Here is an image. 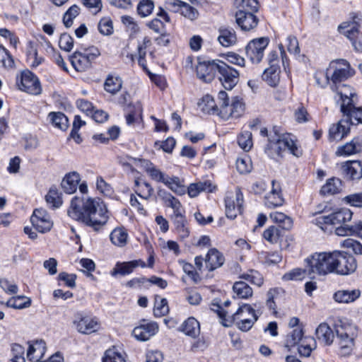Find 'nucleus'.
I'll return each instance as SVG.
<instances>
[{
    "label": "nucleus",
    "instance_id": "nucleus-1",
    "mask_svg": "<svg viewBox=\"0 0 362 362\" xmlns=\"http://www.w3.org/2000/svg\"><path fill=\"white\" fill-rule=\"evenodd\" d=\"M68 216L76 221H81L95 231H100L108 220L105 204L100 199L75 197L71 202Z\"/></svg>",
    "mask_w": 362,
    "mask_h": 362
},
{
    "label": "nucleus",
    "instance_id": "nucleus-2",
    "mask_svg": "<svg viewBox=\"0 0 362 362\" xmlns=\"http://www.w3.org/2000/svg\"><path fill=\"white\" fill-rule=\"evenodd\" d=\"M352 216L353 213L350 209L342 208L327 216L320 215L313 220V223L325 233H331L334 230L337 235L339 228L353 226L354 223H349Z\"/></svg>",
    "mask_w": 362,
    "mask_h": 362
},
{
    "label": "nucleus",
    "instance_id": "nucleus-3",
    "mask_svg": "<svg viewBox=\"0 0 362 362\" xmlns=\"http://www.w3.org/2000/svg\"><path fill=\"white\" fill-rule=\"evenodd\" d=\"M286 148L296 157H300L303 154L302 150L296 145L290 134H283L274 137L270 135L264 152L272 158L275 154L280 156Z\"/></svg>",
    "mask_w": 362,
    "mask_h": 362
},
{
    "label": "nucleus",
    "instance_id": "nucleus-4",
    "mask_svg": "<svg viewBox=\"0 0 362 362\" xmlns=\"http://www.w3.org/2000/svg\"><path fill=\"white\" fill-rule=\"evenodd\" d=\"M308 276L315 278V274L326 275L334 272V252L315 253L306 260Z\"/></svg>",
    "mask_w": 362,
    "mask_h": 362
},
{
    "label": "nucleus",
    "instance_id": "nucleus-5",
    "mask_svg": "<svg viewBox=\"0 0 362 362\" xmlns=\"http://www.w3.org/2000/svg\"><path fill=\"white\" fill-rule=\"evenodd\" d=\"M354 70L345 59H336L332 61L325 71L326 83L337 85L353 76Z\"/></svg>",
    "mask_w": 362,
    "mask_h": 362
},
{
    "label": "nucleus",
    "instance_id": "nucleus-6",
    "mask_svg": "<svg viewBox=\"0 0 362 362\" xmlns=\"http://www.w3.org/2000/svg\"><path fill=\"white\" fill-rule=\"evenodd\" d=\"M220 112L218 115L224 119L230 117L238 118L241 116L245 110V105L242 100L238 97L232 98L231 103H229V98L227 93L224 90L219 91L218 94Z\"/></svg>",
    "mask_w": 362,
    "mask_h": 362
},
{
    "label": "nucleus",
    "instance_id": "nucleus-7",
    "mask_svg": "<svg viewBox=\"0 0 362 362\" xmlns=\"http://www.w3.org/2000/svg\"><path fill=\"white\" fill-rule=\"evenodd\" d=\"M331 90L336 93L334 100L340 106V110L342 112H346L349 108L353 107L354 103L358 102V96L355 90L344 83L337 85H331Z\"/></svg>",
    "mask_w": 362,
    "mask_h": 362
},
{
    "label": "nucleus",
    "instance_id": "nucleus-8",
    "mask_svg": "<svg viewBox=\"0 0 362 362\" xmlns=\"http://www.w3.org/2000/svg\"><path fill=\"white\" fill-rule=\"evenodd\" d=\"M100 51L96 47H90L84 53L76 51L71 57L70 62L76 71H86L90 68L92 62L100 55Z\"/></svg>",
    "mask_w": 362,
    "mask_h": 362
},
{
    "label": "nucleus",
    "instance_id": "nucleus-9",
    "mask_svg": "<svg viewBox=\"0 0 362 362\" xmlns=\"http://www.w3.org/2000/svg\"><path fill=\"white\" fill-rule=\"evenodd\" d=\"M16 84L21 90L32 95H39L42 88L38 78L30 71H23L16 78Z\"/></svg>",
    "mask_w": 362,
    "mask_h": 362
},
{
    "label": "nucleus",
    "instance_id": "nucleus-10",
    "mask_svg": "<svg viewBox=\"0 0 362 362\" xmlns=\"http://www.w3.org/2000/svg\"><path fill=\"white\" fill-rule=\"evenodd\" d=\"M334 272L341 275H346L354 272L357 264L351 255L340 251H334Z\"/></svg>",
    "mask_w": 362,
    "mask_h": 362
},
{
    "label": "nucleus",
    "instance_id": "nucleus-11",
    "mask_svg": "<svg viewBox=\"0 0 362 362\" xmlns=\"http://www.w3.org/2000/svg\"><path fill=\"white\" fill-rule=\"evenodd\" d=\"M218 79L226 90L233 89L239 81V72L226 63L218 61Z\"/></svg>",
    "mask_w": 362,
    "mask_h": 362
},
{
    "label": "nucleus",
    "instance_id": "nucleus-12",
    "mask_svg": "<svg viewBox=\"0 0 362 362\" xmlns=\"http://www.w3.org/2000/svg\"><path fill=\"white\" fill-rule=\"evenodd\" d=\"M73 324L76 330L83 334H90L99 330L100 325L95 317L84 315L82 313L75 315Z\"/></svg>",
    "mask_w": 362,
    "mask_h": 362
},
{
    "label": "nucleus",
    "instance_id": "nucleus-13",
    "mask_svg": "<svg viewBox=\"0 0 362 362\" xmlns=\"http://www.w3.org/2000/svg\"><path fill=\"white\" fill-rule=\"evenodd\" d=\"M268 44L269 40L267 37H259L251 40L245 47L247 57L252 63L260 62Z\"/></svg>",
    "mask_w": 362,
    "mask_h": 362
},
{
    "label": "nucleus",
    "instance_id": "nucleus-14",
    "mask_svg": "<svg viewBox=\"0 0 362 362\" xmlns=\"http://www.w3.org/2000/svg\"><path fill=\"white\" fill-rule=\"evenodd\" d=\"M243 196L240 189L235 193L230 192L225 198L226 215L228 218L234 219L242 211Z\"/></svg>",
    "mask_w": 362,
    "mask_h": 362
},
{
    "label": "nucleus",
    "instance_id": "nucleus-15",
    "mask_svg": "<svg viewBox=\"0 0 362 362\" xmlns=\"http://www.w3.org/2000/svg\"><path fill=\"white\" fill-rule=\"evenodd\" d=\"M338 30L351 41L356 51L362 52V33H360L358 24L344 23L339 26Z\"/></svg>",
    "mask_w": 362,
    "mask_h": 362
},
{
    "label": "nucleus",
    "instance_id": "nucleus-16",
    "mask_svg": "<svg viewBox=\"0 0 362 362\" xmlns=\"http://www.w3.org/2000/svg\"><path fill=\"white\" fill-rule=\"evenodd\" d=\"M30 221L35 230L42 233L49 231L53 226L50 216L43 209H35L30 217Z\"/></svg>",
    "mask_w": 362,
    "mask_h": 362
},
{
    "label": "nucleus",
    "instance_id": "nucleus-17",
    "mask_svg": "<svg viewBox=\"0 0 362 362\" xmlns=\"http://www.w3.org/2000/svg\"><path fill=\"white\" fill-rule=\"evenodd\" d=\"M336 334L339 339V346L344 355L349 354L354 344L355 334L350 327H338Z\"/></svg>",
    "mask_w": 362,
    "mask_h": 362
},
{
    "label": "nucleus",
    "instance_id": "nucleus-18",
    "mask_svg": "<svg viewBox=\"0 0 362 362\" xmlns=\"http://www.w3.org/2000/svg\"><path fill=\"white\" fill-rule=\"evenodd\" d=\"M218 61L199 62L196 67L197 76L205 82H211L218 70Z\"/></svg>",
    "mask_w": 362,
    "mask_h": 362
},
{
    "label": "nucleus",
    "instance_id": "nucleus-19",
    "mask_svg": "<svg viewBox=\"0 0 362 362\" xmlns=\"http://www.w3.org/2000/svg\"><path fill=\"white\" fill-rule=\"evenodd\" d=\"M158 330V325L156 322H148L136 327L133 331V336L139 341H145L155 335Z\"/></svg>",
    "mask_w": 362,
    "mask_h": 362
},
{
    "label": "nucleus",
    "instance_id": "nucleus-20",
    "mask_svg": "<svg viewBox=\"0 0 362 362\" xmlns=\"http://www.w3.org/2000/svg\"><path fill=\"white\" fill-rule=\"evenodd\" d=\"M351 123L346 117H344L337 124L329 128V136L331 140H341L350 131Z\"/></svg>",
    "mask_w": 362,
    "mask_h": 362
},
{
    "label": "nucleus",
    "instance_id": "nucleus-21",
    "mask_svg": "<svg viewBox=\"0 0 362 362\" xmlns=\"http://www.w3.org/2000/svg\"><path fill=\"white\" fill-rule=\"evenodd\" d=\"M238 25L243 30H250L255 28L258 23V19L254 13L245 11H239L235 15Z\"/></svg>",
    "mask_w": 362,
    "mask_h": 362
},
{
    "label": "nucleus",
    "instance_id": "nucleus-22",
    "mask_svg": "<svg viewBox=\"0 0 362 362\" xmlns=\"http://www.w3.org/2000/svg\"><path fill=\"white\" fill-rule=\"evenodd\" d=\"M272 190L264 197L265 205L269 208L281 206L284 202L279 184L272 180Z\"/></svg>",
    "mask_w": 362,
    "mask_h": 362
},
{
    "label": "nucleus",
    "instance_id": "nucleus-23",
    "mask_svg": "<svg viewBox=\"0 0 362 362\" xmlns=\"http://www.w3.org/2000/svg\"><path fill=\"white\" fill-rule=\"evenodd\" d=\"M146 267V264L141 259L130 262H117L111 272L112 276L117 274L125 276L131 274L137 267Z\"/></svg>",
    "mask_w": 362,
    "mask_h": 362
},
{
    "label": "nucleus",
    "instance_id": "nucleus-24",
    "mask_svg": "<svg viewBox=\"0 0 362 362\" xmlns=\"http://www.w3.org/2000/svg\"><path fill=\"white\" fill-rule=\"evenodd\" d=\"M223 255L216 249L213 248L209 250L204 259L206 268L209 271H214L221 267L224 263Z\"/></svg>",
    "mask_w": 362,
    "mask_h": 362
},
{
    "label": "nucleus",
    "instance_id": "nucleus-25",
    "mask_svg": "<svg viewBox=\"0 0 362 362\" xmlns=\"http://www.w3.org/2000/svg\"><path fill=\"white\" fill-rule=\"evenodd\" d=\"M359 289H341L334 293L333 298L339 303H349L354 302L361 296Z\"/></svg>",
    "mask_w": 362,
    "mask_h": 362
},
{
    "label": "nucleus",
    "instance_id": "nucleus-26",
    "mask_svg": "<svg viewBox=\"0 0 362 362\" xmlns=\"http://www.w3.org/2000/svg\"><path fill=\"white\" fill-rule=\"evenodd\" d=\"M81 180L79 173L76 171L67 173L63 178L61 185L64 191L67 194L74 193Z\"/></svg>",
    "mask_w": 362,
    "mask_h": 362
},
{
    "label": "nucleus",
    "instance_id": "nucleus-27",
    "mask_svg": "<svg viewBox=\"0 0 362 362\" xmlns=\"http://www.w3.org/2000/svg\"><path fill=\"white\" fill-rule=\"evenodd\" d=\"M184 1L181 0H167L165 2V8L160 7L157 16L162 18L165 22H170V17L165 9L173 13H180Z\"/></svg>",
    "mask_w": 362,
    "mask_h": 362
},
{
    "label": "nucleus",
    "instance_id": "nucleus-28",
    "mask_svg": "<svg viewBox=\"0 0 362 362\" xmlns=\"http://www.w3.org/2000/svg\"><path fill=\"white\" fill-rule=\"evenodd\" d=\"M318 341L325 345H330L334 340V332L327 323H321L315 330Z\"/></svg>",
    "mask_w": 362,
    "mask_h": 362
},
{
    "label": "nucleus",
    "instance_id": "nucleus-29",
    "mask_svg": "<svg viewBox=\"0 0 362 362\" xmlns=\"http://www.w3.org/2000/svg\"><path fill=\"white\" fill-rule=\"evenodd\" d=\"M362 151V143L358 138H355L345 145L339 146L337 151V156H351Z\"/></svg>",
    "mask_w": 362,
    "mask_h": 362
},
{
    "label": "nucleus",
    "instance_id": "nucleus-30",
    "mask_svg": "<svg viewBox=\"0 0 362 362\" xmlns=\"http://www.w3.org/2000/svg\"><path fill=\"white\" fill-rule=\"evenodd\" d=\"M158 196L160 197L165 204L171 207L174 211V215L181 214V204L180 201L173 197L170 193L163 189H158Z\"/></svg>",
    "mask_w": 362,
    "mask_h": 362
},
{
    "label": "nucleus",
    "instance_id": "nucleus-31",
    "mask_svg": "<svg viewBox=\"0 0 362 362\" xmlns=\"http://www.w3.org/2000/svg\"><path fill=\"white\" fill-rule=\"evenodd\" d=\"M342 170L351 180L359 179L362 176V165L358 160L346 162L342 165Z\"/></svg>",
    "mask_w": 362,
    "mask_h": 362
},
{
    "label": "nucleus",
    "instance_id": "nucleus-32",
    "mask_svg": "<svg viewBox=\"0 0 362 362\" xmlns=\"http://www.w3.org/2000/svg\"><path fill=\"white\" fill-rule=\"evenodd\" d=\"M280 67L279 66H269L266 69L262 74V79L272 87L276 86L280 81Z\"/></svg>",
    "mask_w": 362,
    "mask_h": 362
},
{
    "label": "nucleus",
    "instance_id": "nucleus-33",
    "mask_svg": "<svg viewBox=\"0 0 362 362\" xmlns=\"http://www.w3.org/2000/svg\"><path fill=\"white\" fill-rule=\"evenodd\" d=\"M181 330L186 335L195 338L200 333L199 322L194 317H189L182 323Z\"/></svg>",
    "mask_w": 362,
    "mask_h": 362
},
{
    "label": "nucleus",
    "instance_id": "nucleus-34",
    "mask_svg": "<svg viewBox=\"0 0 362 362\" xmlns=\"http://www.w3.org/2000/svg\"><path fill=\"white\" fill-rule=\"evenodd\" d=\"M341 186V180L332 177L328 179L327 182L322 187L320 193L323 195H333L340 192Z\"/></svg>",
    "mask_w": 362,
    "mask_h": 362
},
{
    "label": "nucleus",
    "instance_id": "nucleus-35",
    "mask_svg": "<svg viewBox=\"0 0 362 362\" xmlns=\"http://www.w3.org/2000/svg\"><path fill=\"white\" fill-rule=\"evenodd\" d=\"M303 329L302 327H298L293 329L289 334H287L285 346L288 350L291 348L298 345L300 341L303 339Z\"/></svg>",
    "mask_w": 362,
    "mask_h": 362
},
{
    "label": "nucleus",
    "instance_id": "nucleus-36",
    "mask_svg": "<svg viewBox=\"0 0 362 362\" xmlns=\"http://www.w3.org/2000/svg\"><path fill=\"white\" fill-rule=\"evenodd\" d=\"M218 40L223 47H230L236 42V35L233 28H223L220 30Z\"/></svg>",
    "mask_w": 362,
    "mask_h": 362
},
{
    "label": "nucleus",
    "instance_id": "nucleus-37",
    "mask_svg": "<svg viewBox=\"0 0 362 362\" xmlns=\"http://www.w3.org/2000/svg\"><path fill=\"white\" fill-rule=\"evenodd\" d=\"M211 183L209 181L199 182L189 185L187 192L190 197H196L201 192H212Z\"/></svg>",
    "mask_w": 362,
    "mask_h": 362
},
{
    "label": "nucleus",
    "instance_id": "nucleus-38",
    "mask_svg": "<svg viewBox=\"0 0 362 362\" xmlns=\"http://www.w3.org/2000/svg\"><path fill=\"white\" fill-rule=\"evenodd\" d=\"M316 347V341L313 337H305L298 344V351L300 356L308 357Z\"/></svg>",
    "mask_w": 362,
    "mask_h": 362
},
{
    "label": "nucleus",
    "instance_id": "nucleus-39",
    "mask_svg": "<svg viewBox=\"0 0 362 362\" xmlns=\"http://www.w3.org/2000/svg\"><path fill=\"white\" fill-rule=\"evenodd\" d=\"M258 260L266 265H275L280 262L282 259V256L278 252H268L262 251L258 253Z\"/></svg>",
    "mask_w": 362,
    "mask_h": 362
},
{
    "label": "nucleus",
    "instance_id": "nucleus-40",
    "mask_svg": "<svg viewBox=\"0 0 362 362\" xmlns=\"http://www.w3.org/2000/svg\"><path fill=\"white\" fill-rule=\"evenodd\" d=\"M357 103H354L353 107L349 108L346 112H344L343 117L349 120L351 125L362 124V107H356Z\"/></svg>",
    "mask_w": 362,
    "mask_h": 362
},
{
    "label": "nucleus",
    "instance_id": "nucleus-41",
    "mask_svg": "<svg viewBox=\"0 0 362 362\" xmlns=\"http://www.w3.org/2000/svg\"><path fill=\"white\" fill-rule=\"evenodd\" d=\"M52 124L61 130H66L69 127L67 117L61 112H52L48 115Z\"/></svg>",
    "mask_w": 362,
    "mask_h": 362
},
{
    "label": "nucleus",
    "instance_id": "nucleus-42",
    "mask_svg": "<svg viewBox=\"0 0 362 362\" xmlns=\"http://www.w3.org/2000/svg\"><path fill=\"white\" fill-rule=\"evenodd\" d=\"M45 200L50 207L53 209L59 208L62 204V193L56 187H52L45 196Z\"/></svg>",
    "mask_w": 362,
    "mask_h": 362
},
{
    "label": "nucleus",
    "instance_id": "nucleus-43",
    "mask_svg": "<svg viewBox=\"0 0 362 362\" xmlns=\"http://www.w3.org/2000/svg\"><path fill=\"white\" fill-rule=\"evenodd\" d=\"M122 86V81L119 76H108L104 83L105 90L114 95L120 90Z\"/></svg>",
    "mask_w": 362,
    "mask_h": 362
},
{
    "label": "nucleus",
    "instance_id": "nucleus-44",
    "mask_svg": "<svg viewBox=\"0 0 362 362\" xmlns=\"http://www.w3.org/2000/svg\"><path fill=\"white\" fill-rule=\"evenodd\" d=\"M127 237V233L125 229L122 228H117L114 229L110 235L111 242L114 245L119 247H123L126 245Z\"/></svg>",
    "mask_w": 362,
    "mask_h": 362
},
{
    "label": "nucleus",
    "instance_id": "nucleus-45",
    "mask_svg": "<svg viewBox=\"0 0 362 362\" xmlns=\"http://www.w3.org/2000/svg\"><path fill=\"white\" fill-rule=\"evenodd\" d=\"M177 195H183L186 192L185 186L181 183L178 177H168L163 183Z\"/></svg>",
    "mask_w": 362,
    "mask_h": 362
},
{
    "label": "nucleus",
    "instance_id": "nucleus-46",
    "mask_svg": "<svg viewBox=\"0 0 362 362\" xmlns=\"http://www.w3.org/2000/svg\"><path fill=\"white\" fill-rule=\"evenodd\" d=\"M233 290L238 298H248L252 296V289L244 281H237L233 286Z\"/></svg>",
    "mask_w": 362,
    "mask_h": 362
},
{
    "label": "nucleus",
    "instance_id": "nucleus-47",
    "mask_svg": "<svg viewBox=\"0 0 362 362\" xmlns=\"http://www.w3.org/2000/svg\"><path fill=\"white\" fill-rule=\"evenodd\" d=\"M337 235H356L362 239V221L354 222L351 227H344L337 230Z\"/></svg>",
    "mask_w": 362,
    "mask_h": 362
},
{
    "label": "nucleus",
    "instance_id": "nucleus-48",
    "mask_svg": "<svg viewBox=\"0 0 362 362\" xmlns=\"http://www.w3.org/2000/svg\"><path fill=\"white\" fill-rule=\"evenodd\" d=\"M31 305L30 298L24 296H18L11 298L7 302L6 305L15 309H23L30 307Z\"/></svg>",
    "mask_w": 362,
    "mask_h": 362
},
{
    "label": "nucleus",
    "instance_id": "nucleus-49",
    "mask_svg": "<svg viewBox=\"0 0 362 362\" xmlns=\"http://www.w3.org/2000/svg\"><path fill=\"white\" fill-rule=\"evenodd\" d=\"M199 105L202 107V109L204 112H206L208 113H219L220 112V106L215 103L212 96L209 95H205Z\"/></svg>",
    "mask_w": 362,
    "mask_h": 362
},
{
    "label": "nucleus",
    "instance_id": "nucleus-50",
    "mask_svg": "<svg viewBox=\"0 0 362 362\" xmlns=\"http://www.w3.org/2000/svg\"><path fill=\"white\" fill-rule=\"evenodd\" d=\"M257 316L255 309L248 304L240 306L238 310L231 316L232 320L249 318Z\"/></svg>",
    "mask_w": 362,
    "mask_h": 362
},
{
    "label": "nucleus",
    "instance_id": "nucleus-51",
    "mask_svg": "<svg viewBox=\"0 0 362 362\" xmlns=\"http://www.w3.org/2000/svg\"><path fill=\"white\" fill-rule=\"evenodd\" d=\"M173 223L177 233L182 238L188 237L189 230L185 226L186 221L182 213L173 215Z\"/></svg>",
    "mask_w": 362,
    "mask_h": 362
},
{
    "label": "nucleus",
    "instance_id": "nucleus-52",
    "mask_svg": "<svg viewBox=\"0 0 362 362\" xmlns=\"http://www.w3.org/2000/svg\"><path fill=\"white\" fill-rule=\"evenodd\" d=\"M305 275L308 276V264L304 269L296 268L284 274L282 276V279L284 281L302 280L305 278Z\"/></svg>",
    "mask_w": 362,
    "mask_h": 362
},
{
    "label": "nucleus",
    "instance_id": "nucleus-53",
    "mask_svg": "<svg viewBox=\"0 0 362 362\" xmlns=\"http://www.w3.org/2000/svg\"><path fill=\"white\" fill-rule=\"evenodd\" d=\"M270 218L274 222L281 223L284 229L289 230L292 227L293 222L291 218L281 212L275 211L271 213Z\"/></svg>",
    "mask_w": 362,
    "mask_h": 362
},
{
    "label": "nucleus",
    "instance_id": "nucleus-54",
    "mask_svg": "<svg viewBox=\"0 0 362 362\" xmlns=\"http://www.w3.org/2000/svg\"><path fill=\"white\" fill-rule=\"evenodd\" d=\"M27 55L32 67L38 66L44 60L43 57L38 56L37 49L32 42L29 43Z\"/></svg>",
    "mask_w": 362,
    "mask_h": 362
},
{
    "label": "nucleus",
    "instance_id": "nucleus-55",
    "mask_svg": "<svg viewBox=\"0 0 362 362\" xmlns=\"http://www.w3.org/2000/svg\"><path fill=\"white\" fill-rule=\"evenodd\" d=\"M169 308L168 301L165 298L156 297L153 309V314L156 317L164 316L168 313Z\"/></svg>",
    "mask_w": 362,
    "mask_h": 362
},
{
    "label": "nucleus",
    "instance_id": "nucleus-56",
    "mask_svg": "<svg viewBox=\"0 0 362 362\" xmlns=\"http://www.w3.org/2000/svg\"><path fill=\"white\" fill-rule=\"evenodd\" d=\"M80 8L74 4L71 6L64 14L63 23L66 28H70L73 24V20L79 14Z\"/></svg>",
    "mask_w": 362,
    "mask_h": 362
},
{
    "label": "nucleus",
    "instance_id": "nucleus-57",
    "mask_svg": "<svg viewBox=\"0 0 362 362\" xmlns=\"http://www.w3.org/2000/svg\"><path fill=\"white\" fill-rule=\"evenodd\" d=\"M258 320V316L244 318V319H238V320H232L230 322H233L236 327L243 332H247L250 330L253 326L254 323Z\"/></svg>",
    "mask_w": 362,
    "mask_h": 362
},
{
    "label": "nucleus",
    "instance_id": "nucleus-58",
    "mask_svg": "<svg viewBox=\"0 0 362 362\" xmlns=\"http://www.w3.org/2000/svg\"><path fill=\"white\" fill-rule=\"evenodd\" d=\"M154 8V3L152 0H141L137 6L138 14L141 17L149 16Z\"/></svg>",
    "mask_w": 362,
    "mask_h": 362
},
{
    "label": "nucleus",
    "instance_id": "nucleus-59",
    "mask_svg": "<svg viewBox=\"0 0 362 362\" xmlns=\"http://www.w3.org/2000/svg\"><path fill=\"white\" fill-rule=\"evenodd\" d=\"M238 143L242 149L249 151L252 146V133L249 131L243 132L238 137Z\"/></svg>",
    "mask_w": 362,
    "mask_h": 362
},
{
    "label": "nucleus",
    "instance_id": "nucleus-60",
    "mask_svg": "<svg viewBox=\"0 0 362 362\" xmlns=\"http://www.w3.org/2000/svg\"><path fill=\"white\" fill-rule=\"evenodd\" d=\"M142 110V106L140 103H137L134 105L133 110H129L126 116L127 124L129 125L133 124L137 117L141 118Z\"/></svg>",
    "mask_w": 362,
    "mask_h": 362
},
{
    "label": "nucleus",
    "instance_id": "nucleus-61",
    "mask_svg": "<svg viewBox=\"0 0 362 362\" xmlns=\"http://www.w3.org/2000/svg\"><path fill=\"white\" fill-rule=\"evenodd\" d=\"M263 236L270 243H276L278 242L280 236V230L275 226H270L264 231Z\"/></svg>",
    "mask_w": 362,
    "mask_h": 362
},
{
    "label": "nucleus",
    "instance_id": "nucleus-62",
    "mask_svg": "<svg viewBox=\"0 0 362 362\" xmlns=\"http://www.w3.org/2000/svg\"><path fill=\"white\" fill-rule=\"evenodd\" d=\"M180 13L182 16L191 21L197 19L199 16V12L197 9L185 2H184L182 4Z\"/></svg>",
    "mask_w": 362,
    "mask_h": 362
},
{
    "label": "nucleus",
    "instance_id": "nucleus-63",
    "mask_svg": "<svg viewBox=\"0 0 362 362\" xmlns=\"http://www.w3.org/2000/svg\"><path fill=\"white\" fill-rule=\"evenodd\" d=\"M180 264L182 265V269L185 274H187L194 283H198L201 278L195 271L194 266L192 264L187 263L185 261H180Z\"/></svg>",
    "mask_w": 362,
    "mask_h": 362
},
{
    "label": "nucleus",
    "instance_id": "nucleus-64",
    "mask_svg": "<svg viewBox=\"0 0 362 362\" xmlns=\"http://www.w3.org/2000/svg\"><path fill=\"white\" fill-rule=\"evenodd\" d=\"M103 362H126L123 356L114 349H108L105 353Z\"/></svg>",
    "mask_w": 362,
    "mask_h": 362
}]
</instances>
